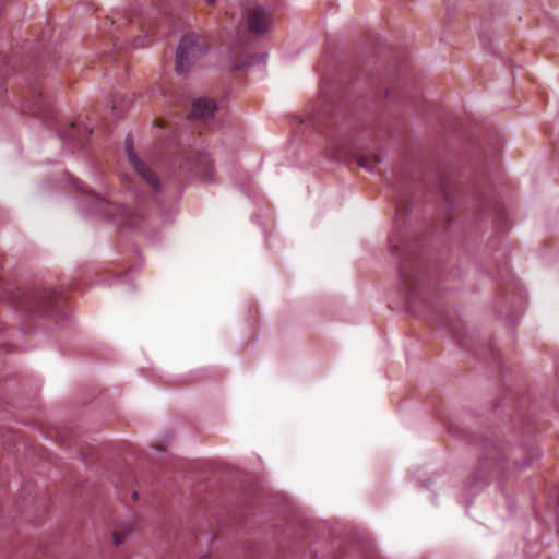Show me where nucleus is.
<instances>
[{"label":"nucleus","mask_w":559,"mask_h":559,"mask_svg":"<svg viewBox=\"0 0 559 559\" xmlns=\"http://www.w3.org/2000/svg\"><path fill=\"white\" fill-rule=\"evenodd\" d=\"M389 241L392 250L403 255L400 264V275L405 289L408 294H415L420 284L417 250L413 245L401 240L396 236H391Z\"/></svg>","instance_id":"1"},{"label":"nucleus","mask_w":559,"mask_h":559,"mask_svg":"<svg viewBox=\"0 0 559 559\" xmlns=\"http://www.w3.org/2000/svg\"><path fill=\"white\" fill-rule=\"evenodd\" d=\"M72 185L78 191L86 195L87 200L96 207L97 211L126 226H138L140 217L138 212L124 205L115 204L105 198L87 190L84 183L79 179H73Z\"/></svg>","instance_id":"2"},{"label":"nucleus","mask_w":559,"mask_h":559,"mask_svg":"<svg viewBox=\"0 0 559 559\" xmlns=\"http://www.w3.org/2000/svg\"><path fill=\"white\" fill-rule=\"evenodd\" d=\"M209 44L204 36L195 33L186 34L177 50L176 70L178 73L187 71L207 50Z\"/></svg>","instance_id":"3"},{"label":"nucleus","mask_w":559,"mask_h":559,"mask_svg":"<svg viewBox=\"0 0 559 559\" xmlns=\"http://www.w3.org/2000/svg\"><path fill=\"white\" fill-rule=\"evenodd\" d=\"M57 299V293L53 289H36L23 294L19 307L31 312L48 313Z\"/></svg>","instance_id":"4"},{"label":"nucleus","mask_w":559,"mask_h":559,"mask_svg":"<svg viewBox=\"0 0 559 559\" xmlns=\"http://www.w3.org/2000/svg\"><path fill=\"white\" fill-rule=\"evenodd\" d=\"M248 28L253 34H264L272 26V15L269 10L261 5L249 8L247 10Z\"/></svg>","instance_id":"5"},{"label":"nucleus","mask_w":559,"mask_h":559,"mask_svg":"<svg viewBox=\"0 0 559 559\" xmlns=\"http://www.w3.org/2000/svg\"><path fill=\"white\" fill-rule=\"evenodd\" d=\"M126 151L130 164L139 174V176L144 179L154 190H157L159 182L156 175L140 158H138L130 139L127 140Z\"/></svg>","instance_id":"6"},{"label":"nucleus","mask_w":559,"mask_h":559,"mask_svg":"<svg viewBox=\"0 0 559 559\" xmlns=\"http://www.w3.org/2000/svg\"><path fill=\"white\" fill-rule=\"evenodd\" d=\"M91 133L92 129L90 124L82 120H78L68 126L67 129L61 132V136L64 141L74 142L75 145L82 146L84 140Z\"/></svg>","instance_id":"7"},{"label":"nucleus","mask_w":559,"mask_h":559,"mask_svg":"<svg viewBox=\"0 0 559 559\" xmlns=\"http://www.w3.org/2000/svg\"><path fill=\"white\" fill-rule=\"evenodd\" d=\"M216 105L212 99L198 98L192 104V109L189 115L190 119H201L207 122L214 115Z\"/></svg>","instance_id":"8"},{"label":"nucleus","mask_w":559,"mask_h":559,"mask_svg":"<svg viewBox=\"0 0 559 559\" xmlns=\"http://www.w3.org/2000/svg\"><path fill=\"white\" fill-rule=\"evenodd\" d=\"M328 121V116L325 111H314L307 116L306 120H302L301 123L307 127H312L316 130L323 132L325 124Z\"/></svg>","instance_id":"9"},{"label":"nucleus","mask_w":559,"mask_h":559,"mask_svg":"<svg viewBox=\"0 0 559 559\" xmlns=\"http://www.w3.org/2000/svg\"><path fill=\"white\" fill-rule=\"evenodd\" d=\"M27 110H29L33 115L39 116L43 119H47L50 115V109L46 104V99L41 96V93H37L36 99L27 105Z\"/></svg>","instance_id":"10"},{"label":"nucleus","mask_w":559,"mask_h":559,"mask_svg":"<svg viewBox=\"0 0 559 559\" xmlns=\"http://www.w3.org/2000/svg\"><path fill=\"white\" fill-rule=\"evenodd\" d=\"M378 163H380V158L376 155L374 156L364 155L358 158V165L360 167L367 168L371 171L374 170V167Z\"/></svg>","instance_id":"11"},{"label":"nucleus","mask_w":559,"mask_h":559,"mask_svg":"<svg viewBox=\"0 0 559 559\" xmlns=\"http://www.w3.org/2000/svg\"><path fill=\"white\" fill-rule=\"evenodd\" d=\"M139 27L145 34V37L154 36L155 23L150 17L140 19L138 21Z\"/></svg>","instance_id":"12"},{"label":"nucleus","mask_w":559,"mask_h":559,"mask_svg":"<svg viewBox=\"0 0 559 559\" xmlns=\"http://www.w3.org/2000/svg\"><path fill=\"white\" fill-rule=\"evenodd\" d=\"M252 62H253V57L247 55L246 51H243V57L235 58L233 61L234 68H236V69L247 68L250 64H252Z\"/></svg>","instance_id":"13"},{"label":"nucleus","mask_w":559,"mask_h":559,"mask_svg":"<svg viewBox=\"0 0 559 559\" xmlns=\"http://www.w3.org/2000/svg\"><path fill=\"white\" fill-rule=\"evenodd\" d=\"M123 542V536H122V533L120 531H115L114 532V543L116 546H119L120 544H122Z\"/></svg>","instance_id":"14"},{"label":"nucleus","mask_w":559,"mask_h":559,"mask_svg":"<svg viewBox=\"0 0 559 559\" xmlns=\"http://www.w3.org/2000/svg\"><path fill=\"white\" fill-rule=\"evenodd\" d=\"M147 44L148 40L142 38L141 36H139L133 43L134 47H145Z\"/></svg>","instance_id":"15"},{"label":"nucleus","mask_w":559,"mask_h":559,"mask_svg":"<svg viewBox=\"0 0 559 559\" xmlns=\"http://www.w3.org/2000/svg\"><path fill=\"white\" fill-rule=\"evenodd\" d=\"M156 124H157L159 128H165V127H167V122H166L164 119H158V120H156Z\"/></svg>","instance_id":"16"},{"label":"nucleus","mask_w":559,"mask_h":559,"mask_svg":"<svg viewBox=\"0 0 559 559\" xmlns=\"http://www.w3.org/2000/svg\"><path fill=\"white\" fill-rule=\"evenodd\" d=\"M209 4H212L215 2V0H205Z\"/></svg>","instance_id":"17"},{"label":"nucleus","mask_w":559,"mask_h":559,"mask_svg":"<svg viewBox=\"0 0 559 559\" xmlns=\"http://www.w3.org/2000/svg\"><path fill=\"white\" fill-rule=\"evenodd\" d=\"M133 499H138V493L133 492Z\"/></svg>","instance_id":"18"}]
</instances>
